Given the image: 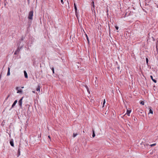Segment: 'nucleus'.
<instances>
[{
	"mask_svg": "<svg viewBox=\"0 0 158 158\" xmlns=\"http://www.w3.org/2000/svg\"><path fill=\"white\" fill-rule=\"evenodd\" d=\"M61 2L63 4H64V2H63V0H61Z\"/></svg>",
	"mask_w": 158,
	"mask_h": 158,
	"instance_id": "obj_25",
	"label": "nucleus"
},
{
	"mask_svg": "<svg viewBox=\"0 0 158 158\" xmlns=\"http://www.w3.org/2000/svg\"><path fill=\"white\" fill-rule=\"evenodd\" d=\"M10 67H8V71H7V76H10Z\"/></svg>",
	"mask_w": 158,
	"mask_h": 158,
	"instance_id": "obj_5",
	"label": "nucleus"
},
{
	"mask_svg": "<svg viewBox=\"0 0 158 158\" xmlns=\"http://www.w3.org/2000/svg\"><path fill=\"white\" fill-rule=\"evenodd\" d=\"M20 94H21L22 92V90H20Z\"/></svg>",
	"mask_w": 158,
	"mask_h": 158,
	"instance_id": "obj_33",
	"label": "nucleus"
},
{
	"mask_svg": "<svg viewBox=\"0 0 158 158\" xmlns=\"http://www.w3.org/2000/svg\"><path fill=\"white\" fill-rule=\"evenodd\" d=\"M87 41H88V43H89V38H87Z\"/></svg>",
	"mask_w": 158,
	"mask_h": 158,
	"instance_id": "obj_28",
	"label": "nucleus"
},
{
	"mask_svg": "<svg viewBox=\"0 0 158 158\" xmlns=\"http://www.w3.org/2000/svg\"><path fill=\"white\" fill-rule=\"evenodd\" d=\"M138 111L139 113L141 114H142L143 112V111L142 110H139Z\"/></svg>",
	"mask_w": 158,
	"mask_h": 158,
	"instance_id": "obj_14",
	"label": "nucleus"
},
{
	"mask_svg": "<svg viewBox=\"0 0 158 158\" xmlns=\"http://www.w3.org/2000/svg\"><path fill=\"white\" fill-rule=\"evenodd\" d=\"M150 77L152 80L153 81V82H154L155 83L156 82V80L153 79V77L151 75L150 76Z\"/></svg>",
	"mask_w": 158,
	"mask_h": 158,
	"instance_id": "obj_9",
	"label": "nucleus"
},
{
	"mask_svg": "<svg viewBox=\"0 0 158 158\" xmlns=\"http://www.w3.org/2000/svg\"><path fill=\"white\" fill-rule=\"evenodd\" d=\"M74 9H75V12H77V8L76 4L75 3H74Z\"/></svg>",
	"mask_w": 158,
	"mask_h": 158,
	"instance_id": "obj_11",
	"label": "nucleus"
},
{
	"mask_svg": "<svg viewBox=\"0 0 158 158\" xmlns=\"http://www.w3.org/2000/svg\"><path fill=\"white\" fill-rule=\"evenodd\" d=\"M10 145L12 146L13 147L14 146V142L13 140L12 139H11L10 141Z\"/></svg>",
	"mask_w": 158,
	"mask_h": 158,
	"instance_id": "obj_4",
	"label": "nucleus"
},
{
	"mask_svg": "<svg viewBox=\"0 0 158 158\" xmlns=\"http://www.w3.org/2000/svg\"><path fill=\"white\" fill-rule=\"evenodd\" d=\"M146 62L147 64H148V58H146Z\"/></svg>",
	"mask_w": 158,
	"mask_h": 158,
	"instance_id": "obj_21",
	"label": "nucleus"
},
{
	"mask_svg": "<svg viewBox=\"0 0 158 158\" xmlns=\"http://www.w3.org/2000/svg\"><path fill=\"white\" fill-rule=\"evenodd\" d=\"M91 4L93 6V8H91V10H94V1H92L91 3Z\"/></svg>",
	"mask_w": 158,
	"mask_h": 158,
	"instance_id": "obj_2",
	"label": "nucleus"
},
{
	"mask_svg": "<svg viewBox=\"0 0 158 158\" xmlns=\"http://www.w3.org/2000/svg\"><path fill=\"white\" fill-rule=\"evenodd\" d=\"M18 103L20 104V100L18 101Z\"/></svg>",
	"mask_w": 158,
	"mask_h": 158,
	"instance_id": "obj_31",
	"label": "nucleus"
},
{
	"mask_svg": "<svg viewBox=\"0 0 158 158\" xmlns=\"http://www.w3.org/2000/svg\"><path fill=\"white\" fill-rule=\"evenodd\" d=\"M33 11H30L29 13L28 18L29 19L31 20L32 19V17L33 16Z\"/></svg>",
	"mask_w": 158,
	"mask_h": 158,
	"instance_id": "obj_1",
	"label": "nucleus"
},
{
	"mask_svg": "<svg viewBox=\"0 0 158 158\" xmlns=\"http://www.w3.org/2000/svg\"><path fill=\"white\" fill-rule=\"evenodd\" d=\"M131 112V110H127V113L124 115L125 116L126 114H127L128 116H130V114Z\"/></svg>",
	"mask_w": 158,
	"mask_h": 158,
	"instance_id": "obj_3",
	"label": "nucleus"
},
{
	"mask_svg": "<svg viewBox=\"0 0 158 158\" xmlns=\"http://www.w3.org/2000/svg\"><path fill=\"white\" fill-rule=\"evenodd\" d=\"M19 87H17L16 89L17 91V92L18 93H19L20 92V91L19 90Z\"/></svg>",
	"mask_w": 158,
	"mask_h": 158,
	"instance_id": "obj_16",
	"label": "nucleus"
},
{
	"mask_svg": "<svg viewBox=\"0 0 158 158\" xmlns=\"http://www.w3.org/2000/svg\"><path fill=\"white\" fill-rule=\"evenodd\" d=\"M16 52H15V53H14V54H16Z\"/></svg>",
	"mask_w": 158,
	"mask_h": 158,
	"instance_id": "obj_34",
	"label": "nucleus"
},
{
	"mask_svg": "<svg viewBox=\"0 0 158 158\" xmlns=\"http://www.w3.org/2000/svg\"><path fill=\"white\" fill-rule=\"evenodd\" d=\"M85 35L86 36V38H87H87H88V36H87V35H86V34H85Z\"/></svg>",
	"mask_w": 158,
	"mask_h": 158,
	"instance_id": "obj_29",
	"label": "nucleus"
},
{
	"mask_svg": "<svg viewBox=\"0 0 158 158\" xmlns=\"http://www.w3.org/2000/svg\"><path fill=\"white\" fill-rule=\"evenodd\" d=\"M107 114V113H106V112L105 113V114Z\"/></svg>",
	"mask_w": 158,
	"mask_h": 158,
	"instance_id": "obj_36",
	"label": "nucleus"
},
{
	"mask_svg": "<svg viewBox=\"0 0 158 158\" xmlns=\"http://www.w3.org/2000/svg\"><path fill=\"white\" fill-rule=\"evenodd\" d=\"M149 113H151L152 114H153V112L152 110L151 109V107H149Z\"/></svg>",
	"mask_w": 158,
	"mask_h": 158,
	"instance_id": "obj_10",
	"label": "nucleus"
},
{
	"mask_svg": "<svg viewBox=\"0 0 158 158\" xmlns=\"http://www.w3.org/2000/svg\"><path fill=\"white\" fill-rule=\"evenodd\" d=\"M105 102H106L105 100V99H104V100L103 102V107L104 105V104H105Z\"/></svg>",
	"mask_w": 158,
	"mask_h": 158,
	"instance_id": "obj_23",
	"label": "nucleus"
},
{
	"mask_svg": "<svg viewBox=\"0 0 158 158\" xmlns=\"http://www.w3.org/2000/svg\"><path fill=\"white\" fill-rule=\"evenodd\" d=\"M156 145V143H153V144L150 145V146L152 147V146H155Z\"/></svg>",
	"mask_w": 158,
	"mask_h": 158,
	"instance_id": "obj_18",
	"label": "nucleus"
},
{
	"mask_svg": "<svg viewBox=\"0 0 158 158\" xmlns=\"http://www.w3.org/2000/svg\"><path fill=\"white\" fill-rule=\"evenodd\" d=\"M95 136V134L94 131V130H93V135L92 137H94Z\"/></svg>",
	"mask_w": 158,
	"mask_h": 158,
	"instance_id": "obj_12",
	"label": "nucleus"
},
{
	"mask_svg": "<svg viewBox=\"0 0 158 158\" xmlns=\"http://www.w3.org/2000/svg\"><path fill=\"white\" fill-rule=\"evenodd\" d=\"M134 120L135 121H136V120H137V119L135 118L134 119Z\"/></svg>",
	"mask_w": 158,
	"mask_h": 158,
	"instance_id": "obj_27",
	"label": "nucleus"
},
{
	"mask_svg": "<svg viewBox=\"0 0 158 158\" xmlns=\"http://www.w3.org/2000/svg\"><path fill=\"white\" fill-rule=\"evenodd\" d=\"M24 76L26 78H27L28 76H27V74L26 72L25 71H24Z\"/></svg>",
	"mask_w": 158,
	"mask_h": 158,
	"instance_id": "obj_6",
	"label": "nucleus"
},
{
	"mask_svg": "<svg viewBox=\"0 0 158 158\" xmlns=\"http://www.w3.org/2000/svg\"><path fill=\"white\" fill-rule=\"evenodd\" d=\"M52 71L53 73H54V68H52Z\"/></svg>",
	"mask_w": 158,
	"mask_h": 158,
	"instance_id": "obj_24",
	"label": "nucleus"
},
{
	"mask_svg": "<svg viewBox=\"0 0 158 158\" xmlns=\"http://www.w3.org/2000/svg\"><path fill=\"white\" fill-rule=\"evenodd\" d=\"M19 149H18V157L20 155V152H19Z\"/></svg>",
	"mask_w": 158,
	"mask_h": 158,
	"instance_id": "obj_20",
	"label": "nucleus"
},
{
	"mask_svg": "<svg viewBox=\"0 0 158 158\" xmlns=\"http://www.w3.org/2000/svg\"><path fill=\"white\" fill-rule=\"evenodd\" d=\"M140 104H141L142 105H143L144 104V102L143 101H141L140 102Z\"/></svg>",
	"mask_w": 158,
	"mask_h": 158,
	"instance_id": "obj_15",
	"label": "nucleus"
},
{
	"mask_svg": "<svg viewBox=\"0 0 158 158\" xmlns=\"http://www.w3.org/2000/svg\"><path fill=\"white\" fill-rule=\"evenodd\" d=\"M32 92L33 93H35V91H32Z\"/></svg>",
	"mask_w": 158,
	"mask_h": 158,
	"instance_id": "obj_32",
	"label": "nucleus"
},
{
	"mask_svg": "<svg viewBox=\"0 0 158 158\" xmlns=\"http://www.w3.org/2000/svg\"><path fill=\"white\" fill-rule=\"evenodd\" d=\"M48 138H49V139H51V137H50V136H48Z\"/></svg>",
	"mask_w": 158,
	"mask_h": 158,
	"instance_id": "obj_30",
	"label": "nucleus"
},
{
	"mask_svg": "<svg viewBox=\"0 0 158 158\" xmlns=\"http://www.w3.org/2000/svg\"><path fill=\"white\" fill-rule=\"evenodd\" d=\"M85 87H86V89H87V91H88V92L89 93H90V92H89V88L87 86H86V85H85Z\"/></svg>",
	"mask_w": 158,
	"mask_h": 158,
	"instance_id": "obj_17",
	"label": "nucleus"
},
{
	"mask_svg": "<svg viewBox=\"0 0 158 158\" xmlns=\"http://www.w3.org/2000/svg\"><path fill=\"white\" fill-rule=\"evenodd\" d=\"M22 88H23V87H22Z\"/></svg>",
	"mask_w": 158,
	"mask_h": 158,
	"instance_id": "obj_35",
	"label": "nucleus"
},
{
	"mask_svg": "<svg viewBox=\"0 0 158 158\" xmlns=\"http://www.w3.org/2000/svg\"><path fill=\"white\" fill-rule=\"evenodd\" d=\"M75 14H76V16L77 19H78V21H79V20H78V12H75Z\"/></svg>",
	"mask_w": 158,
	"mask_h": 158,
	"instance_id": "obj_13",
	"label": "nucleus"
},
{
	"mask_svg": "<svg viewBox=\"0 0 158 158\" xmlns=\"http://www.w3.org/2000/svg\"><path fill=\"white\" fill-rule=\"evenodd\" d=\"M17 100H16L14 102V103H13L12 107H13L17 103Z\"/></svg>",
	"mask_w": 158,
	"mask_h": 158,
	"instance_id": "obj_7",
	"label": "nucleus"
},
{
	"mask_svg": "<svg viewBox=\"0 0 158 158\" xmlns=\"http://www.w3.org/2000/svg\"><path fill=\"white\" fill-rule=\"evenodd\" d=\"M77 135V134H75L74 133L73 134V137H75Z\"/></svg>",
	"mask_w": 158,
	"mask_h": 158,
	"instance_id": "obj_19",
	"label": "nucleus"
},
{
	"mask_svg": "<svg viewBox=\"0 0 158 158\" xmlns=\"http://www.w3.org/2000/svg\"><path fill=\"white\" fill-rule=\"evenodd\" d=\"M23 98H22L21 99H20V107L21 106V104H22V100L23 99Z\"/></svg>",
	"mask_w": 158,
	"mask_h": 158,
	"instance_id": "obj_22",
	"label": "nucleus"
},
{
	"mask_svg": "<svg viewBox=\"0 0 158 158\" xmlns=\"http://www.w3.org/2000/svg\"><path fill=\"white\" fill-rule=\"evenodd\" d=\"M40 86L39 85L37 87V88L36 89V91H38L39 93L40 92Z\"/></svg>",
	"mask_w": 158,
	"mask_h": 158,
	"instance_id": "obj_8",
	"label": "nucleus"
},
{
	"mask_svg": "<svg viewBox=\"0 0 158 158\" xmlns=\"http://www.w3.org/2000/svg\"><path fill=\"white\" fill-rule=\"evenodd\" d=\"M115 27L117 30H118V27L117 26H115Z\"/></svg>",
	"mask_w": 158,
	"mask_h": 158,
	"instance_id": "obj_26",
	"label": "nucleus"
}]
</instances>
